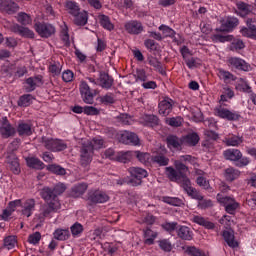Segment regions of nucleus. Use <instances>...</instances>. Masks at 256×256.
<instances>
[{
    "instance_id": "1",
    "label": "nucleus",
    "mask_w": 256,
    "mask_h": 256,
    "mask_svg": "<svg viewBox=\"0 0 256 256\" xmlns=\"http://www.w3.org/2000/svg\"><path fill=\"white\" fill-rule=\"evenodd\" d=\"M235 97V91L233 89L227 87L224 88L222 95H220L219 106L215 108V115L220 119H226V121H240L241 120V112L235 110H229L227 107V103L229 99H233Z\"/></svg>"
},
{
    "instance_id": "2",
    "label": "nucleus",
    "mask_w": 256,
    "mask_h": 256,
    "mask_svg": "<svg viewBox=\"0 0 256 256\" xmlns=\"http://www.w3.org/2000/svg\"><path fill=\"white\" fill-rule=\"evenodd\" d=\"M175 168L169 166L166 167V175L168 179L174 183H185L186 181H189L187 178V171H189V167L187 165L183 164L181 160H176L174 162Z\"/></svg>"
},
{
    "instance_id": "3",
    "label": "nucleus",
    "mask_w": 256,
    "mask_h": 256,
    "mask_svg": "<svg viewBox=\"0 0 256 256\" xmlns=\"http://www.w3.org/2000/svg\"><path fill=\"white\" fill-rule=\"evenodd\" d=\"M66 189L67 187L63 183H58L53 188L44 187L40 191V197L47 204L54 203L56 205H61V203L59 202V195H63Z\"/></svg>"
},
{
    "instance_id": "4",
    "label": "nucleus",
    "mask_w": 256,
    "mask_h": 256,
    "mask_svg": "<svg viewBox=\"0 0 256 256\" xmlns=\"http://www.w3.org/2000/svg\"><path fill=\"white\" fill-rule=\"evenodd\" d=\"M104 141L101 137H95L91 142L83 143L81 148V163L82 165H89L93 158V151L95 149L103 148Z\"/></svg>"
},
{
    "instance_id": "5",
    "label": "nucleus",
    "mask_w": 256,
    "mask_h": 256,
    "mask_svg": "<svg viewBox=\"0 0 256 256\" xmlns=\"http://www.w3.org/2000/svg\"><path fill=\"white\" fill-rule=\"evenodd\" d=\"M224 157L228 161H237L236 167H247L249 164V158L243 157V153L239 149L229 148L225 150Z\"/></svg>"
},
{
    "instance_id": "6",
    "label": "nucleus",
    "mask_w": 256,
    "mask_h": 256,
    "mask_svg": "<svg viewBox=\"0 0 256 256\" xmlns=\"http://www.w3.org/2000/svg\"><path fill=\"white\" fill-rule=\"evenodd\" d=\"M216 199L220 205L225 208L226 213L229 215H235L237 213L238 208L240 207L239 202L235 201V198L230 196H225L221 193H218Z\"/></svg>"
},
{
    "instance_id": "7",
    "label": "nucleus",
    "mask_w": 256,
    "mask_h": 256,
    "mask_svg": "<svg viewBox=\"0 0 256 256\" xmlns=\"http://www.w3.org/2000/svg\"><path fill=\"white\" fill-rule=\"evenodd\" d=\"M42 143L45 149H47L48 151H52L53 153H59L67 149V142H65V140L57 138H48L43 136Z\"/></svg>"
},
{
    "instance_id": "8",
    "label": "nucleus",
    "mask_w": 256,
    "mask_h": 256,
    "mask_svg": "<svg viewBox=\"0 0 256 256\" xmlns=\"http://www.w3.org/2000/svg\"><path fill=\"white\" fill-rule=\"evenodd\" d=\"M88 201L91 205L107 203L110 199L109 194L100 189H91L87 194Z\"/></svg>"
},
{
    "instance_id": "9",
    "label": "nucleus",
    "mask_w": 256,
    "mask_h": 256,
    "mask_svg": "<svg viewBox=\"0 0 256 256\" xmlns=\"http://www.w3.org/2000/svg\"><path fill=\"white\" fill-rule=\"evenodd\" d=\"M34 29L39 37H42V39H49V37H53L56 32L53 24L48 22H36L34 24Z\"/></svg>"
},
{
    "instance_id": "10",
    "label": "nucleus",
    "mask_w": 256,
    "mask_h": 256,
    "mask_svg": "<svg viewBox=\"0 0 256 256\" xmlns=\"http://www.w3.org/2000/svg\"><path fill=\"white\" fill-rule=\"evenodd\" d=\"M0 135L2 139H11L17 135V128L4 116L0 122Z\"/></svg>"
},
{
    "instance_id": "11",
    "label": "nucleus",
    "mask_w": 256,
    "mask_h": 256,
    "mask_svg": "<svg viewBox=\"0 0 256 256\" xmlns=\"http://www.w3.org/2000/svg\"><path fill=\"white\" fill-rule=\"evenodd\" d=\"M129 173L131 175V179L129 180L130 185L133 187H137V185H141L143 179L147 177V170L139 167H131L129 168Z\"/></svg>"
},
{
    "instance_id": "12",
    "label": "nucleus",
    "mask_w": 256,
    "mask_h": 256,
    "mask_svg": "<svg viewBox=\"0 0 256 256\" xmlns=\"http://www.w3.org/2000/svg\"><path fill=\"white\" fill-rule=\"evenodd\" d=\"M81 97L84 103L88 105H93L95 100L96 90L91 89L86 81H82L79 86Z\"/></svg>"
},
{
    "instance_id": "13",
    "label": "nucleus",
    "mask_w": 256,
    "mask_h": 256,
    "mask_svg": "<svg viewBox=\"0 0 256 256\" xmlns=\"http://www.w3.org/2000/svg\"><path fill=\"white\" fill-rule=\"evenodd\" d=\"M220 31L231 33L236 27H239V18L235 16H226L220 20Z\"/></svg>"
},
{
    "instance_id": "14",
    "label": "nucleus",
    "mask_w": 256,
    "mask_h": 256,
    "mask_svg": "<svg viewBox=\"0 0 256 256\" xmlns=\"http://www.w3.org/2000/svg\"><path fill=\"white\" fill-rule=\"evenodd\" d=\"M240 33L243 37H247V39H252L256 41V21L253 18H248L246 20V26H243L240 29Z\"/></svg>"
},
{
    "instance_id": "15",
    "label": "nucleus",
    "mask_w": 256,
    "mask_h": 256,
    "mask_svg": "<svg viewBox=\"0 0 256 256\" xmlns=\"http://www.w3.org/2000/svg\"><path fill=\"white\" fill-rule=\"evenodd\" d=\"M120 143H123L124 145H133L134 147H139V145H141L139 136L135 132L127 130L121 133Z\"/></svg>"
},
{
    "instance_id": "16",
    "label": "nucleus",
    "mask_w": 256,
    "mask_h": 256,
    "mask_svg": "<svg viewBox=\"0 0 256 256\" xmlns=\"http://www.w3.org/2000/svg\"><path fill=\"white\" fill-rule=\"evenodd\" d=\"M37 205V201L33 198H27L25 200H21V215L23 217H31L33 213H35V207Z\"/></svg>"
},
{
    "instance_id": "17",
    "label": "nucleus",
    "mask_w": 256,
    "mask_h": 256,
    "mask_svg": "<svg viewBox=\"0 0 256 256\" xmlns=\"http://www.w3.org/2000/svg\"><path fill=\"white\" fill-rule=\"evenodd\" d=\"M124 29L129 35H141V33L145 31L143 23H141L139 20H130L126 22Z\"/></svg>"
},
{
    "instance_id": "18",
    "label": "nucleus",
    "mask_w": 256,
    "mask_h": 256,
    "mask_svg": "<svg viewBox=\"0 0 256 256\" xmlns=\"http://www.w3.org/2000/svg\"><path fill=\"white\" fill-rule=\"evenodd\" d=\"M220 235L231 249L239 247V242L235 239V230L233 228L222 230Z\"/></svg>"
},
{
    "instance_id": "19",
    "label": "nucleus",
    "mask_w": 256,
    "mask_h": 256,
    "mask_svg": "<svg viewBox=\"0 0 256 256\" xmlns=\"http://www.w3.org/2000/svg\"><path fill=\"white\" fill-rule=\"evenodd\" d=\"M173 105H175V101L169 97H165L162 101L158 104V111L159 115H162L163 117H167L171 115L173 111Z\"/></svg>"
},
{
    "instance_id": "20",
    "label": "nucleus",
    "mask_w": 256,
    "mask_h": 256,
    "mask_svg": "<svg viewBox=\"0 0 256 256\" xmlns=\"http://www.w3.org/2000/svg\"><path fill=\"white\" fill-rule=\"evenodd\" d=\"M228 65L232 69H237L238 71H249L251 69V65L247 63L245 60L239 57H231L228 59Z\"/></svg>"
},
{
    "instance_id": "21",
    "label": "nucleus",
    "mask_w": 256,
    "mask_h": 256,
    "mask_svg": "<svg viewBox=\"0 0 256 256\" xmlns=\"http://www.w3.org/2000/svg\"><path fill=\"white\" fill-rule=\"evenodd\" d=\"M19 137H31L33 135V124L26 121H19L16 127Z\"/></svg>"
},
{
    "instance_id": "22",
    "label": "nucleus",
    "mask_w": 256,
    "mask_h": 256,
    "mask_svg": "<svg viewBox=\"0 0 256 256\" xmlns=\"http://www.w3.org/2000/svg\"><path fill=\"white\" fill-rule=\"evenodd\" d=\"M59 209H61V204H55V203H51V204H44L42 205L41 209H40V217L42 219L45 218H49L51 217V215H53V213H57V211H59Z\"/></svg>"
},
{
    "instance_id": "23",
    "label": "nucleus",
    "mask_w": 256,
    "mask_h": 256,
    "mask_svg": "<svg viewBox=\"0 0 256 256\" xmlns=\"http://www.w3.org/2000/svg\"><path fill=\"white\" fill-rule=\"evenodd\" d=\"M182 187L187 193L188 197H191V199H195L196 201L203 199L202 193L191 187V180H186L184 183H182Z\"/></svg>"
},
{
    "instance_id": "24",
    "label": "nucleus",
    "mask_w": 256,
    "mask_h": 256,
    "mask_svg": "<svg viewBox=\"0 0 256 256\" xmlns=\"http://www.w3.org/2000/svg\"><path fill=\"white\" fill-rule=\"evenodd\" d=\"M236 7L238 9V11L235 12L236 15L242 17L243 19H245V17H247L248 15H251V13H253V9H255L253 5L247 4L243 1L238 2L236 4Z\"/></svg>"
},
{
    "instance_id": "25",
    "label": "nucleus",
    "mask_w": 256,
    "mask_h": 256,
    "mask_svg": "<svg viewBox=\"0 0 256 256\" xmlns=\"http://www.w3.org/2000/svg\"><path fill=\"white\" fill-rule=\"evenodd\" d=\"M0 11L2 13H7V15H13L19 11V4L9 2V0H4L0 3Z\"/></svg>"
},
{
    "instance_id": "26",
    "label": "nucleus",
    "mask_w": 256,
    "mask_h": 256,
    "mask_svg": "<svg viewBox=\"0 0 256 256\" xmlns=\"http://www.w3.org/2000/svg\"><path fill=\"white\" fill-rule=\"evenodd\" d=\"M26 93H32V91H35L37 87H40V85H43V76L37 75L35 77H29L26 79Z\"/></svg>"
},
{
    "instance_id": "27",
    "label": "nucleus",
    "mask_w": 256,
    "mask_h": 256,
    "mask_svg": "<svg viewBox=\"0 0 256 256\" xmlns=\"http://www.w3.org/2000/svg\"><path fill=\"white\" fill-rule=\"evenodd\" d=\"M177 237L182 241H193V231L188 226L179 225L176 231Z\"/></svg>"
},
{
    "instance_id": "28",
    "label": "nucleus",
    "mask_w": 256,
    "mask_h": 256,
    "mask_svg": "<svg viewBox=\"0 0 256 256\" xmlns=\"http://www.w3.org/2000/svg\"><path fill=\"white\" fill-rule=\"evenodd\" d=\"M140 123L144 127H157L159 125V117L153 114H145L140 118Z\"/></svg>"
},
{
    "instance_id": "29",
    "label": "nucleus",
    "mask_w": 256,
    "mask_h": 256,
    "mask_svg": "<svg viewBox=\"0 0 256 256\" xmlns=\"http://www.w3.org/2000/svg\"><path fill=\"white\" fill-rule=\"evenodd\" d=\"M144 235V244L145 245H155V239L159 237V233L157 231H153L151 228L147 227L143 230Z\"/></svg>"
},
{
    "instance_id": "30",
    "label": "nucleus",
    "mask_w": 256,
    "mask_h": 256,
    "mask_svg": "<svg viewBox=\"0 0 256 256\" xmlns=\"http://www.w3.org/2000/svg\"><path fill=\"white\" fill-rule=\"evenodd\" d=\"M14 33H18L20 37H25L26 39H33L35 37L33 30L19 24L14 26Z\"/></svg>"
},
{
    "instance_id": "31",
    "label": "nucleus",
    "mask_w": 256,
    "mask_h": 256,
    "mask_svg": "<svg viewBox=\"0 0 256 256\" xmlns=\"http://www.w3.org/2000/svg\"><path fill=\"white\" fill-rule=\"evenodd\" d=\"M74 17V24L78 25V27H85L87 25V21H89V15L87 11L80 10Z\"/></svg>"
},
{
    "instance_id": "32",
    "label": "nucleus",
    "mask_w": 256,
    "mask_h": 256,
    "mask_svg": "<svg viewBox=\"0 0 256 256\" xmlns=\"http://www.w3.org/2000/svg\"><path fill=\"white\" fill-rule=\"evenodd\" d=\"M87 189H89V185L87 183H78L72 187L71 195L75 198L82 197V195H85V191H87Z\"/></svg>"
},
{
    "instance_id": "33",
    "label": "nucleus",
    "mask_w": 256,
    "mask_h": 256,
    "mask_svg": "<svg viewBox=\"0 0 256 256\" xmlns=\"http://www.w3.org/2000/svg\"><path fill=\"white\" fill-rule=\"evenodd\" d=\"M64 7L67 13H69V15L72 17L81 11V6H79V3H77L75 0H67Z\"/></svg>"
},
{
    "instance_id": "34",
    "label": "nucleus",
    "mask_w": 256,
    "mask_h": 256,
    "mask_svg": "<svg viewBox=\"0 0 256 256\" xmlns=\"http://www.w3.org/2000/svg\"><path fill=\"white\" fill-rule=\"evenodd\" d=\"M98 20L106 31H113L115 29V24L111 22V18L105 14H100L98 15Z\"/></svg>"
},
{
    "instance_id": "35",
    "label": "nucleus",
    "mask_w": 256,
    "mask_h": 256,
    "mask_svg": "<svg viewBox=\"0 0 256 256\" xmlns=\"http://www.w3.org/2000/svg\"><path fill=\"white\" fill-rule=\"evenodd\" d=\"M217 76L221 81H224V83H231V81H237V76L233 75V73L223 69L219 68Z\"/></svg>"
},
{
    "instance_id": "36",
    "label": "nucleus",
    "mask_w": 256,
    "mask_h": 256,
    "mask_svg": "<svg viewBox=\"0 0 256 256\" xmlns=\"http://www.w3.org/2000/svg\"><path fill=\"white\" fill-rule=\"evenodd\" d=\"M224 143L227 147H239L243 143V137L231 134L224 138Z\"/></svg>"
},
{
    "instance_id": "37",
    "label": "nucleus",
    "mask_w": 256,
    "mask_h": 256,
    "mask_svg": "<svg viewBox=\"0 0 256 256\" xmlns=\"http://www.w3.org/2000/svg\"><path fill=\"white\" fill-rule=\"evenodd\" d=\"M236 89L242 93H253V89L249 86V82L244 78L236 79Z\"/></svg>"
},
{
    "instance_id": "38",
    "label": "nucleus",
    "mask_w": 256,
    "mask_h": 256,
    "mask_svg": "<svg viewBox=\"0 0 256 256\" xmlns=\"http://www.w3.org/2000/svg\"><path fill=\"white\" fill-rule=\"evenodd\" d=\"M239 175H241V172L233 167L224 170V177L226 181H229L230 183L235 181V179H239Z\"/></svg>"
},
{
    "instance_id": "39",
    "label": "nucleus",
    "mask_w": 256,
    "mask_h": 256,
    "mask_svg": "<svg viewBox=\"0 0 256 256\" xmlns=\"http://www.w3.org/2000/svg\"><path fill=\"white\" fill-rule=\"evenodd\" d=\"M194 223L201 225L205 229H215V223L209 221V219L204 218L203 216H194Z\"/></svg>"
},
{
    "instance_id": "40",
    "label": "nucleus",
    "mask_w": 256,
    "mask_h": 256,
    "mask_svg": "<svg viewBox=\"0 0 256 256\" xmlns=\"http://www.w3.org/2000/svg\"><path fill=\"white\" fill-rule=\"evenodd\" d=\"M99 79L102 89H111L113 87V77L109 76V74L101 73Z\"/></svg>"
},
{
    "instance_id": "41",
    "label": "nucleus",
    "mask_w": 256,
    "mask_h": 256,
    "mask_svg": "<svg viewBox=\"0 0 256 256\" xmlns=\"http://www.w3.org/2000/svg\"><path fill=\"white\" fill-rule=\"evenodd\" d=\"M26 163L28 165V167H30L31 169H45V163H43V161H41L39 158H35V157H29L26 158Z\"/></svg>"
},
{
    "instance_id": "42",
    "label": "nucleus",
    "mask_w": 256,
    "mask_h": 256,
    "mask_svg": "<svg viewBox=\"0 0 256 256\" xmlns=\"http://www.w3.org/2000/svg\"><path fill=\"white\" fill-rule=\"evenodd\" d=\"M33 100H35V97L31 94H23L19 97L17 101L18 107H29L33 104Z\"/></svg>"
},
{
    "instance_id": "43",
    "label": "nucleus",
    "mask_w": 256,
    "mask_h": 256,
    "mask_svg": "<svg viewBox=\"0 0 256 256\" xmlns=\"http://www.w3.org/2000/svg\"><path fill=\"white\" fill-rule=\"evenodd\" d=\"M53 235L57 241H67L71 237V232H69V229H56Z\"/></svg>"
},
{
    "instance_id": "44",
    "label": "nucleus",
    "mask_w": 256,
    "mask_h": 256,
    "mask_svg": "<svg viewBox=\"0 0 256 256\" xmlns=\"http://www.w3.org/2000/svg\"><path fill=\"white\" fill-rule=\"evenodd\" d=\"M115 159L119 163H129V161H131V159H133V152H131V151H126V152L120 151L115 155Z\"/></svg>"
},
{
    "instance_id": "45",
    "label": "nucleus",
    "mask_w": 256,
    "mask_h": 256,
    "mask_svg": "<svg viewBox=\"0 0 256 256\" xmlns=\"http://www.w3.org/2000/svg\"><path fill=\"white\" fill-rule=\"evenodd\" d=\"M158 246L164 253H171L173 251V243L170 239L163 238L158 240Z\"/></svg>"
},
{
    "instance_id": "46",
    "label": "nucleus",
    "mask_w": 256,
    "mask_h": 256,
    "mask_svg": "<svg viewBox=\"0 0 256 256\" xmlns=\"http://www.w3.org/2000/svg\"><path fill=\"white\" fill-rule=\"evenodd\" d=\"M148 63L149 65H151V67H154L155 71H158L160 75H167V72L165 71V69H163V64H161V61H159V59L151 57L148 60Z\"/></svg>"
},
{
    "instance_id": "47",
    "label": "nucleus",
    "mask_w": 256,
    "mask_h": 256,
    "mask_svg": "<svg viewBox=\"0 0 256 256\" xmlns=\"http://www.w3.org/2000/svg\"><path fill=\"white\" fill-rule=\"evenodd\" d=\"M199 139V134H197V132H192L184 137V143H187V145H190L191 147H195V145L199 143Z\"/></svg>"
},
{
    "instance_id": "48",
    "label": "nucleus",
    "mask_w": 256,
    "mask_h": 256,
    "mask_svg": "<svg viewBox=\"0 0 256 256\" xmlns=\"http://www.w3.org/2000/svg\"><path fill=\"white\" fill-rule=\"evenodd\" d=\"M162 229L166 231V233H169V235H173L175 231L177 232V229H179V223L177 222H164L161 224Z\"/></svg>"
},
{
    "instance_id": "49",
    "label": "nucleus",
    "mask_w": 256,
    "mask_h": 256,
    "mask_svg": "<svg viewBox=\"0 0 256 256\" xmlns=\"http://www.w3.org/2000/svg\"><path fill=\"white\" fill-rule=\"evenodd\" d=\"M60 38L66 47H69V45H71V40L69 37V28L66 26V24H64V26L61 28Z\"/></svg>"
},
{
    "instance_id": "50",
    "label": "nucleus",
    "mask_w": 256,
    "mask_h": 256,
    "mask_svg": "<svg viewBox=\"0 0 256 256\" xmlns=\"http://www.w3.org/2000/svg\"><path fill=\"white\" fill-rule=\"evenodd\" d=\"M153 163H157L160 167H167L169 165V158L163 154H158L152 157Z\"/></svg>"
},
{
    "instance_id": "51",
    "label": "nucleus",
    "mask_w": 256,
    "mask_h": 256,
    "mask_svg": "<svg viewBox=\"0 0 256 256\" xmlns=\"http://www.w3.org/2000/svg\"><path fill=\"white\" fill-rule=\"evenodd\" d=\"M84 230H85V228L79 222L74 223L70 227V231H71L73 237H81V234L83 233Z\"/></svg>"
},
{
    "instance_id": "52",
    "label": "nucleus",
    "mask_w": 256,
    "mask_h": 256,
    "mask_svg": "<svg viewBox=\"0 0 256 256\" xmlns=\"http://www.w3.org/2000/svg\"><path fill=\"white\" fill-rule=\"evenodd\" d=\"M163 201L164 203H167L168 205H172L173 207H181L183 205V200L177 197L164 196Z\"/></svg>"
},
{
    "instance_id": "53",
    "label": "nucleus",
    "mask_w": 256,
    "mask_h": 256,
    "mask_svg": "<svg viewBox=\"0 0 256 256\" xmlns=\"http://www.w3.org/2000/svg\"><path fill=\"white\" fill-rule=\"evenodd\" d=\"M17 21L18 23H21V25H31L32 21L31 16L25 12H19L17 15Z\"/></svg>"
},
{
    "instance_id": "54",
    "label": "nucleus",
    "mask_w": 256,
    "mask_h": 256,
    "mask_svg": "<svg viewBox=\"0 0 256 256\" xmlns=\"http://www.w3.org/2000/svg\"><path fill=\"white\" fill-rule=\"evenodd\" d=\"M10 170L14 175H19L21 173V167L19 165V159L14 157L11 160H9Z\"/></svg>"
},
{
    "instance_id": "55",
    "label": "nucleus",
    "mask_w": 256,
    "mask_h": 256,
    "mask_svg": "<svg viewBox=\"0 0 256 256\" xmlns=\"http://www.w3.org/2000/svg\"><path fill=\"white\" fill-rule=\"evenodd\" d=\"M158 29L159 31H162L164 37H170L171 39H173V37H175L176 35L175 30L165 24L160 25Z\"/></svg>"
},
{
    "instance_id": "56",
    "label": "nucleus",
    "mask_w": 256,
    "mask_h": 256,
    "mask_svg": "<svg viewBox=\"0 0 256 256\" xmlns=\"http://www.w3.org/2000/svg\"><path fill=\"white\" fill-rule=\"evenodd\" d=\"M15 245H17V238H15V236H7L4 239V247L8 249V251L15 249Z\"/></svg>"
},
{
    "instance_id": "57",
    "label": "nucleus",
    "mask_w": 256,
    "mask_h": 256,
    "mask_svg": "<svg viewBox=\"0 0 256 256\" xmlns=\"http://www.w3.org/2000/svg\"><path fill=\"white\" fill-rule=\"evenodd\" d=\"M100 103L103 105H113L115 103V94L108 92L104 96L100 97Z\"/></svg>"
},
{
    "instance_id": "58",
    "label": "nucleus",
    "mask_w": 256,
    "mask_h": 256,
    "mask_svg": "<svg viewBox=\"0 0 256 256\" xmlns=\"http://www.w3.org/2000/svg\"><path fill=\"white\" fill-rule=\"evenodd\" d=\"M168 147H173V149H179L181 147V142L179 138L175 135H170L166 139Z\"/></svg>"
},
{
    "instance_id": "59",
    "label": "nucleus",
    "mask_w": 256,
    "mask_h": 256,
    "mask_svg": "<svg viewBox=\"0 0 256 256\" xmlns=\"http://www.w3.org/2000/svg\"><path fill=\"white\" fill-rule=\"evenodd\" d=\"M185 253L189 256H205V253L195 246H187Z\"/></svg>"
},
{
    "instance_id": "60",
    "label": "nucleus",
    "mask_w": 256,
    "mask_h": 256,
    "mask_svg": "<svg viewBox=\"0 0 256 256\" xmlns=\"http://www.w3.org/2000/svg\"><path fill=\"white\" fill-rule=\"evenodd\" d=\"M47 169H48V171H50L51 173H54L55 175H65V173H67L65 168H63L57 164H51L47 167Z\"/></svg>"
},
{
    "instance_id": "61",
    "label": "nucleus",
    "mask_w": 256,
    "mask_h": 256,
    "mask_svg": "<svg viewBox=\"0 0 256 256\" xmlns=\"http://www.w3.org/2000/svg\"><path fill=\"white\" fill-rule=\"evenodd\" d=\"M231 51H241V49H245V42L241 39H234L230 45Z\"/></svg>"
},
{
    "instance_id": "62",
    "label": "nucleus",
    "mask_w": 256,
    "mask_h": 256,
    "mask_svg": "<svg viewBox=\"0 0 256 256\" xmlns=\"http://www.w3.org/2000/svg\"><path fill=\"white\" fill-rule=\"evenodd\" d=\"M134 77L136 78V81L145 83V81H147V71H145L143 68H137Z\"/></svg>"
},
{
    "instance_id": "63",
    "label": "nucleus",
    "mask_w": 256,
    "mask_h": 256,
    "mask_svg": "<svg viewBox=\"0 0 256 256\" xmlns=\"http://www.w3.org/2000/svg\"><path fill=\"white\" fill-rule=\"evenodd\" d=\"M219 224L224 226V229H232L233 218L229 215H224L220 220Z\"/></svg>"
},
{
    "instance_id": "64",
    "label": "nucleus",
    "mask_w": 256,
    "mask_h": 256,
    "mask_svg": "<svg viewBox=\"0 0 256 256\" xmlns=\"http://www.w3.org/2000/svg\"><path fill=\"white\" fill-rule=\"evenodd\" d=\"M197 185L199 187H202V189H205L206 191H209L211 189V185L209 184V181L203 176H198L196 179Z\"/></svg>"
}]
</instances>
